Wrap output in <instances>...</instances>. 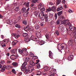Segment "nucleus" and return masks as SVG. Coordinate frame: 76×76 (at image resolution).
I'll return each instance as SVG.
<instances>
[{
    "mask_svg": "<svg viewBox=\"0 0 76 76\" xmlns=\"http://www.w3.org/2000/svg\"><path fill=\"white\" fill-rule=\"evenodd\" d=\"M26 51H27V49L26 48H23L22 50L18 49V52L21 55L23 56H27L28 54V52H26Z\"/></svg>",
    "mask_w": 76,
    "mask_h": 76,
    "instance_id": "nucleus-1",
    "label": "nucleus"
},
{
    "mask_svg": "<svg viewBox=\"0 0 76 76\" xmlns=\"http://www.w3.org/2000/svg\"><path fill=\"white\" fill-rule=\"evenodd\" d=\"M39 12V17H40V16H44V18L45 19V21L46 22H47L48 21V15L47 14H44V12Z\"/></svg>",
    "mask_w": 76,
    "mask_h": 76,
    "instance_id": "nucleus-2",
    "label": "nucleus"
},
{
    "mask_svg": "<svg viewBox=\"0 0 76 76\" xmlns=\"http://www.w3.org/2000/svg\"><path fill=\"white\" fill-rule=\"evenodd\" d=\"M44 4H41V3H40L39 4V5H38V8L39 9H41V7H42V8H41L40 9V11L41 12H44L45 11V7H44Z\"/></svg>",
    "mask_w": 76,
    "mask_h": 76,
    "instance_id": "nucleus-3",
    "label": "nucleus"
},
{
    "mask_svg": "<svg viewBox=\"0 0 76 76\" xmlns=\"http://www.w3.org/2000/svg\"><path fill=\"white\" fill-rule=\"evenodd\" d=\"M69 27L70 29H73L74 32L73 34V35L74 37H76V27H73L72 26H70Z\"/></svg>",
    "mask_w": 76,
    "mask_h": 76,
    "instance_id": "nucleus-4",
    "label": "nucleus"
},
{
    "mask_svg": "<svg viewBox=\"0 0 76 76\" xmlns=\"http://www.w3.org/2000/svg\"><path fill=\"white\" fill-rule=\"evenodd\" d=\"M23 36L24 37H26V42H29L31 41V39L29 37H28V34L26 33H24L23 34Z\"/></svg>",
    "mask_w": 76,
    "mask_h": 76,
    "instance_id": "nucleus-5",
    "label": "nucleus"
},
{
    "mask_svg": "<svg viewBox=\"0 0 76 76\" xmlns=\"http://www.w3.org/2000/svg\"><path fill=\"white\" fill-rule=\"evenodd\" d=\"M26 65H27V62L26 61L22 65L21 67V70L22 71H25V69H26Z\"/></svg>",
    "mask_w": 76,
    "mask_h": 76,
    "instance_id": "nucleus-6",
    "label": "nucleus"
},
{
    "mask_svg": "<svg viewBox=\"0 0 76 76\" xmlns=\"http://www.w3.org/2000/svg\"><path fill=\"white\" fill-rule=\"evenodd\" d=\"M13 6H14V5L13 4H11L10 5L8 4L7 9L9 11H12L11 12L12 13H13V11H12V10H11V9H12V8H13Z\"/></svg>",
    "mask_w": 76,
    "mask_h": 76,
    "instance_id": "nucleus-7",
    "label": "nucleus"
},
{
    "mask_svg": "<svg viewBox=\"0 0 76 76\" xmlns=\"http://www.w3.org/2000/svg\"><path fill=\"white\" fill-rule=\"evenodd\" d=\"M34 25L35 26V27L36 29H38L39 28V25L38 23H37V22H34Z\"/></svg>",
    "mask_w": 76,
    "mask_h": 76,
    "instance_id": "nucleus-8",
    "label": "nucleus"
},
{
    "mask_svg": "<svg viewBox=\"0 0 76 76\" xmlns=\"http://www.w3.org/2000/svg\"><path fill=\"white\" fill-rule=\"evenodd\" d=\"M18 55H12L11 56L10 58L11 60H14L18 58Z\"/></svg>",
    "mask_w": 76,
    "mask_h": 76,
    "instance_id": "nucleus-9",
    "label": "nucleus"
},
{
    "mask_svg": "<svg viewBox=\"0 0 76 76\" xmlns=\"http://www.w3.org/2000/svg\"><path fill=\"white\" fill-rule=\"evenodd\" d=\"M60 22H61V24L64 25L66 24V23H67V22H69V20H63V19H62L60 20Z\"/></svg>",
    "mask_w": 76,
    "mask_h": 76,
    "instance_id": "nucleus-10",
    "label": "nucleus"
},
{
    "mask_svg": "<svg viewBox=\"0 0 76 76\" xmlns=\"http://www.w3.org/2000/svg\"><path fill=\"white\" fill-rule=\"evenodd\" d=\"M30 39L33 41H37L38 39L37 38H35V36L34 35L32 34H31V35L30 37Z\"/></svg>",
    "mask_w": 76,
    "mask_h": 76,
    "instance_id": "nucleus-11",
    "label": "nucleus"
},
{
    "mask_svg": "<svg viewBox=\"0 0 76 76\" xmlns=\"http://www.w3.org/2000/svg\"><path fill=\"white\" fill-rule=\"evenodd\" d=\"M60 48L61 49V50H62V49H64V47L65 48H67V45L66 44H65L63 45V44H61L60 45Z\"/></svg>",
    "mask_w": 76,
    "mask_h": 76,
    "instance_id": "nucleus-12",
    "label": "nucleus"
},
{
    "mask_svg": "<svg viewBox=\"0 0 76 76\" xmlns=\"http://www.w3.org/2000/svg\"><path fill=\"white\" fill-rule=\"evenodd\" d=\"M12 36H14L15 38L16 39L20 37V35L19 34H16V33H13L12 34Z\"/></svg>",
    "mask_w": 76,
    "mask_h": 76,
    "instance_id": "nucleus-13",
    "label": "nucleus"
},
{
    "mask_svg": "<svg viewBox=\"0 0 76 76\" xmlns=\"http://www.w3.org/2000/svg\"><path fill=\"white\" fill-rule=\"evenodd\" d=\"M49 57L51 59H53V53L51 51H49Z\"/></svg>",
    "mask_w": 76,
    "mask_h": 76,
    "instance_id": "nucleus-14",
    "label": "nucleus"
},
{
    "mask_svg": "<svg viewBox=\"0 0 76 76\" xmlns=\"http://www.w3.org/2000/svg\"><path fill=\"white\" fill-rule=\"evenodd\" d=\"M23 5L25 6L26 5V7H28L29 6V2H25L23 4Z\"/></svg>",
    "mask_w": 76,
    "mask_h": 76,
    "instance_id": "nucleus-15",
    "label": "nucleus"
},
{
    "mask_svg": "<svg viewBox=\"0 0 76 76\" xmlns=\"http://www.w3.org/2000/svg\"><path fill=\"white\" fill-rule=\"evenodd\" d=\"M73 56L70 55L68 57V60L69 61H72L73 59Z\"/></svg>",
    "mask_w": 76,
    "mask_h": 76,
    "instance_id": "nucleus-16",
    "label": "nucleus"
},
{
    "mask_svg": "<svg viewBox=\"0 0 76 76\" xmlns=\"http://www.w3.org/2000/svg\"><path fill=\"white\" fill-rule=\"evenodd\" d=\"M39 45H42L44 44L45 42V41H43L42 40H39Z\"/></svg>",
    "mask_w": 76,
    "mask_h": 76,
    "instance_id": "nucleus-17",
    "label": "nucleus"
},
{
    "mask_svg": "<svg viewBox=\"0 0 76 76\" xmlns=\"http://www.w3.org/2000/svg\"><path fill=\"white\" fill-rule=\"evenodd\" d=\"M37 36L38 38H40L41 37V33L37 32L36 33Z\"/></svg>",
    "mask_w": 76,
    "mask_h": 76,
    "instance_id": "nucleus-18",
    "label": "nucleus"
},
{
    "mask_svg": "<svg viewBox=\"0 0 76 76\" xmlns=\"http://www.w3.org/2000/svg\"><path fill=\"white\" fill-rule=\"evenodd\" d=\"M23 60L24 61H28L29 60V58L28 57L24 58H23Z\"/></svg>",
    "mask_w": 76,
    "mask_h": 76,
    "instance_id": "nucleus-19",
    "label": "nucleus"
},
{
    "mask_svg": "<svg viewBox=\"0 0 76 76\" xmlns=\"http://www.w3.org/2000/svg\"><path fill=\"white\" fill-rule=\"evenodd\" d=\"M18 41L17 40H15L13 41L12 43V45H16V43H18Z\"/></svg>",
    "mask_w": 76,
    "mask_h": 76,
    "instance_id": "nucleus-20",
    "label": "nucleus"
},
{
    "mask_svg": "<svg viewBox=\"0 0 76 76\" xmlns=\"http://www.w3.org/2000/svg\"><path fill=\"white\" fill-rule=\"evenodd\" d=\"M68 45L69 46H72L73 45V42H72L71 40H69L68 42Z\"/></svg>",
    "mask_w": 76,
    "mask_h": 76,
    "instance_id": "nucleus-21",
    "label": "nucleus"
},
{
    "mask_svg": "<svg viewBox=\"0 0 76 76\" xmlns=\"http://www.w3.org/2000/svg\"><path fill=\"white\" fill-rule=\"evenodd\" d=\"M30 64L33 66H35V64L32 61H31L30 62Z\"/></svg>",
    "mask_w": 76,
    "mask_h": 76,
    "instance_id": "nucleus-22",
    "label": "nucleus"
},
{
    "mask_svg": "<svg viewBox=\"0 0 76 76\" xmlns=\"http://www.w3.org/2000/svg\"><path fill=\"white\" fill-rule=\"evenodd\" d=\"M63 10V7H62V6L58 8L57 9V12H58V11H60V10Z\"/></svg>",
    "mask_w": 76,
    "mask_h": 76,
    "instance_id": "nucleus-23",
    "label": "nucleus"
},
{
    "mask_svg": "<svg viewBox=\"0 0 76 76\" xmlns=\"http://www.w3.org/2000/svg\"><path fill=\"white\" fill-rule=\"evenodd\" d=\"M6 66L4 65L3 66V67L1 69V71L3 72H4L5 69H6Z\"/></svg>",
    "mask_w": 76,
    "mask_h": 76,
    "instance_id": "nucleus-24",
    "label": "nucleus"
},
{
    "mask_svg": "<svg viewBox=\"0 0 76 76\" xmlns=\"http://www.w3.org/2000/svg\"><path fill=\"white\" fill-rule=\"evenodd\" d=\"M24 30L26 32H28L29 30V26H28L24 28Z\"/></svg>",
    "mask_w": 76,
    "mask_h": 76,
    "instance_id": "nucleus-25",
    "label": "nucleus"
},
{
    "mask_svg": "<svg viewBox=\"0 0 76 76\" xmlns=\"http://www.w3.org/2000/svg\"><path fill=\"white\" fill-rule=\"evenodd\" d=\"M51 10L53 12H55L56 10V8L55 6L51 8Z\"/></svg>",
    "mask_w": 76,
    "mask_h": 76,
    "instance_id": "nucleus-26",
    "label": "nucleus"
},
{
    "mask_svg": "<svg viewBox=\"0 0 76 76\" xmlns=\"http://www.w3.org/2000/svg\"><path fill=\"white\" fill-rule=\"evenodd\" d=\"M51 8L49 7L48 8V9H46V12H47V13H48L49 12H51Z\"/></svg>",
    "mask_w": 76,
    "mask_h": 76,
    "instance_id": "nucleus-27",
    "label": "nucleus"
},
{
    "mask_svg": "<svg viewBox=\"0 0 76 76\" xmlns=\"http://www.w3.org/2000/svg\"><path fill=\"white\" fill-rule=\"evenodd\" d=\"M12 66H17L18 65V64L17 62H13L12 63Z\"/></svg>",
    "mask_w": 76,
    "mask_h": 76,
    "instance_id": "nucleus-28",
    "label": "nucleus"
},
{
    "mask_svg": "<svg viewBox=\"0 0 76 76\" xmlns=\"http://www.w3.org/2000/svg\"><path fill=\"white\" fill-rule=\"evenodd\" d=\"M34 31H35L34 28H32L30 30V33H31V34H32L33 33H34Z\"/></svg>",
    "mask_w": 76,
    "mask_h": 76,
    "instance_id": "nucleus-29",
    "label": "nucleus"
},
{
    "mask_svg": "<svg viewBox=\"0 0 76 76\" xmlns=\"http://www.w3.org/2000/svg\"><path fill=\"white\" fill-rule=\"evenodd\" d=\"M55 61L56 63H60V62H61V61H60V59H55Z\"/></svg>",
    "mask_w": 76,
    "mask_h": 76,
    "instance_id": "nucleus-30",
    "label": "nucleus"
},
{
    "mask_svg": "<svg viewBox=\"0 0 76 76\" xmlns=\"http://www.w3.org/2000/svg\"><path fill=\"white\" fill-rule=\"evenodd\" d=\"M24 17H27V16H28V12H24Z\"/></svg>",
    "mask_w": 76,
    "mask_h": 76,
    "instance_id": "nucleus-31",
    "label": "nucleus"
},
{
    "mask_svg": "<svg viewBox=\"0 0 76 76\" xmlns=\"http://www.w3.org/2000/svg\"><path fill=\"white\" fill-rule=\"evenodd\" d=\"M44 69L45 70H46V71H47V70H50V68L46 66L45 67Z\"/></svg>",
    "mask_w": 76,
    "mask_h": 76,
    "instance_id": "nucleus-32",
    "label": "nucleus"
},
{
    "mask_svg": "<svg viewBox=\"0 0 76 76\" xmlns=\"http://www.w3.org/2000/svg\"><path fill=\"white\" fill-rule=\"evenodd\" d=\"M37 68L38 69L41 68V65L40 64H38L37 65Z\"/></svg>",
    "mask_w": 76,
    "mask_h": 76,
    "instance_id": "nucleus-33",
    "label": "nucleus"
},
{
    "mask_svg": "<svg viewBox=\"0 0 76 76\" xmlns=\"http://www.w3.org/2000/svg\"><path fill=\"white\" fill-rule=\"evenodd\" d=\"M34 15L36 16H37L38 15V12L35 11L34 12Z\"/></svg>",
    "mask_w": 76,
    "mask_h": 76,
    "instance_id": "nucleus-34",
    "label": "nucleus"
},
{
    "mask_svg": "<svg viewBox=\"0 0 76 76\" xmlns=\"http://www.w3.org/2000/svg\"><path fill=\"white\" fill-rule=\"evenodd\" d=\"M61 2V0H57L56 4L57 5H58Z\"/></svg>",
    "mask_w": 76,
    "mask_h": 76,
    "instance_id": "nucleus-35",
    "label": "nucleus"
},
{
    "mask_svg": "<svg viewBox=\"0 0 76 76\" xmlns=\"http://www.w3.org/2000/svg\"><path fill=\"white\" fill-rule=\"evenodd\" d=\"M17 50H18V49H14L12 50V51L14 53H15L17 52Z\"/></svg>",
    "mask_w": 76,
    "mask_h": 76,
    "instance_id": "nucleus-36",
    "label": "nucleus"
},
{
    "mask_svg": "<svg viewBox=\"0 0 76 76\" xmlns=\"http://www.w3.org/2000/svg\"><path fill=\"white\" fill-rule=\"evenodd\" d=\"M15 27L18 28H20V26L18 24H17L15 25Z\"/></svg>",
    "mask_w": 76,
    "mask_h": 76,
    "instance_id": "nucleus-37",
    "label": "nucleus"
},
{
    "mask_svg": "<svg viewBox=\"0 0 76 76\" xmlns=\"http://www.w3.org/2000/svg\"><path fill=\"white\" fill-rule=\"evenodd\" d=\"M11 66L9 65H8L7 66H6V69H7L8 70H9V68H11Z\"/></svg>",
    "mask_w": 76,
    "mask_h": 76,
    "instance_id": "nucleus-38",
    "label": "nucleus"
},
{
    "mask_svg": "<svg viewBox=\"0 0 76 76\" xmlns=\"http://www.w3.org/2000/svg\"><path fill=\"white\" fill-rule=\"evenodd\" d=\"M62 12H63V11H61L59 12L58 13V16H60V15H61V14H62Z\"/></svg>",
    "mask_w": 76,
    "mask_h": 76,
    "instance_id": "nucleus-39",
    "label": "nucleus"
},
{
    "mask_svg": "<svg viewBox=\"0 0 76 76\" xmlns=\"http://www.w3.org/2000/svg\"><path fill=\"white\" fill-rule=\"evenodd\" d=\"M22 10L23 12H26V7H23L22 9Z\"/></svg>",
    "mask_w": 76,
    "mask_h": 76,
    "instance_id": "nucleus-40",
    "label": "nucleus"
},
{
    "mask_svg": "<svg viewBox=\"0 0 76 76\" xmlns=\"http://www.w3.org/2000/svg\"><path fill=\"white\" fill-rule=\"evenodd\" d=\"M19 8L18 7H17L15 8V11H16V12H18V11H19Z\"/></svg>",
    "mask_w": 76,
    "mask_h": 76,
    "instance_id": "nucleus-41",
    "label": "nucleus"
},
{
    "mask_svg": "<svg viewBox=\"0 0 76 76\" xmlns=\"http://www.w3.org/2000/svg\"><path fill=\"white\" fill-rule=\"evenodd\" d=\"M38 1V0H33L31 1V3H37Z\"/></svg>",
    "mask_w": 76,
    "mask_h": 76,
    "instance_id": "nucleus-42",
    "label": "nucleus"
},
{
    "mask_svg": "<svg viewBox=\"0 0 76 76\" xmlns=\"http://www.w3.org/2000/svg\"><path fill=\"white\" fill-rule=\"evenodd\" d=\"M23 23L25 24V25H26L27 24V21L26 20H23Z\"/></svg>",
    "mask_w": 76,
    "mask_h": 76,
    "instance_id": "nucleus-43",
    "label": "nucleus"
},
{
    "mask_svg": "<svg viewBox=\"0 0 76 76\" xmlns=\"http://www.w3.org/2000/svg\"><path fill=\"white\" fill-rule=\"evenodd\" d=\"M0 62L1 64H4L5 63V61H4V60L1 61Z\"/></svg>",
    "mask_w": 76,
    "mask_h": 76,
    "instance_id": "nucleus-44",
    "label": "nucleus"
},
{
    "mask_svg": "<svg viewBox=\"0 0 76 76\" xmlns=\"http://www.w3.org/2000/svg\"><path fill=\"white\" fill-rule=\"evenodd\" d=\"M55 20H56L57 18V14L56 13L55 14Z\"/></svg>",
    "mask_w": 76,
    "mask_h": 76,
    "instance_id": "nucleus-45",
    "label": "nucleus"
},
{
    "mask_svg": "<svg viewBox=\"0 0 76 76\" xmlns=\"http://www.w3.org/2000/svg\"><path fill=\"white\" fill-rule=\"evenodd\" d=\"M41 72L40 71H38V73L37 74V75H38L39 76V75H41Z\"/></svg>",
    "mask_w": 76,
    "mask_h": 76,
    "instance_id": "nucleus-46",
    "label": "nucleus"
},
{
    "mask_svg": "<svg viewBox=\"0 0 76 76\" xmlns=\"http://www.w3.org/2000/svg\"><path fill=\"white\" fill-rule=\"evenodd\" d=\"M45 24V23H44V22H42L40 23V25L41 26H43Z\"/></svg>",
    "mask_w": 76,
    "mask_h": 76,
    "instance_id": "nucleus-47",
    "label": "nucleus"
},
{
    "mask_svg": "<svg viewBox=\"0 0 76 76\" xmlns=\"http://www.w3.org/2000/svg\"><path fill=\"white\" fill-rule=\"evenodd\" d=\"M12 73H13L15 74H16V71H15V69H12Z\"/></svg>",
    "mask_w": 76,
    "mask_h": 76,
    "instance_id": "nucleus-48",
    "label": "nucleus"
},
{
    "mask_svg": "<svg viewBox=\"0 0 76 76\" xmlns=\"http://www.w3.org/2000/svg\"><path fill=\"white\" fill-rule=\"evenodd\" d=\"M28 72V69H26V70L25 71L24 73H26V74H27Z\"/></svg>",
    "mask_w": 76,
    "mask_h": 76,
    "instance_id": "nucleus-49",
    "label": "nucleus"
},
{
    "mask_svg": "<svg viewBox=\"0 0 76 76\" xmlns=\"http://www.w3.org/2000/svg\"><path fill=\"white\" fill-rule=\"evenodd\" d=\"M49 16L50 18H53L54 16V15L53 14H49Z\"/></svg>",
    "mask_w": 76,
    "mask_h": 76,
    "instance_id": "nucleus-50",
    "label": "nucleus"
},
{
    "mask_svg": "<svg viewBox=\"0 0 76 76\" xmlns=\"http://www.w3.org/2000/svg\"><path fill=\"white\" fill-rule=\"evenodd\" d=\"M57 25H59L60 24V21L59 20H57V22L56 23Z\"/></svg>",
    "mask_w": 76,
    "mask_h": 76,
    "instance_id": "nucleus-51",
    "label": "nucleus"
},
{
    "mask_svg": "<svg viewBox=\"0 0 76 76\" xmlns=\"http://www.w3.org/2000/svg\"><path fill=\"white\" fill-rule=\"evenodd\" d=\"M32 71H33V69H28V72H29V73H32Z\"/></svg>",
    "mask_w": 76,
    "mask_h": 76,
    "instance_id": "nucleus-52",
    "label": "nucleus"
},
{
    "mask_svg": "<svg viewBox=\"0 0 76 76\" xmlns=\"http://www.w3.org/2000/svg\"><path fill=\"white\" fill-rule=\"evenodd\" d=\"M29 9H30V8H29V7H28L26 10V12H27V13H29V12L28 11L29 10Z\"/></svg>",
    "mask_w": 76,
    "mask_h": 76,
    "instance_id": "nucleus-53",
    "label": "nucleus"
},
{
    "mask_svg": "<svg viewBox=\"0 0 76 76\" xmlns=\"http://www.w3.org/2000/svg\"><path fill=\"white\" fill-rule=\"evenodd\" d=\"M67 24L68 26H72V24H71V23H70V22L68 23Z\"/></svg>",
    "mask_w": 76,
    "mask_h": 76,
    "instance_id": "nucleus-54",
    "label": "nucleus"
},
{
    "mask_svg": "<svg viewBox=\"0 0 76 76\" xmlns=\"http://www.w3.org/2000/svg\"><path fill=\"white\" fill-rule=\"evenodd\" d=\"M7 63H8V64H10V63H11V61H10L7 60Z\"/></svg>",
    "mask_w": 76,
    "mask_h": 76,
    "instance_id": "nucleus-55",
    "label": "nucleus"
},
{
    "mask_svg": "<svg viewBox=\"0 0 76 76\" xmlns=\"http://www.w3.org/2000/svg\"><path fill=\"white\" fill-rule=\"evenodd\" d=\"M40 18L41 20H44V17H40Z\"/></svg>",
    "mask_w": 76,
    "mask_h": 76,
    "instance_id": "nucleus-56",
    "label": "nucleus"
},
{
    "mask_svg": "<svg viewBox=\"0 0 76 76\" xmlns=\"http://www.w3.org/2000/svg\"><path fill=\"white\" fill-rule=\"evenodd\" d=\"M34 4L33 3L30 5V6L31 7H33V6H34Z\"/></svg>",
    "mask_w": 76,
    "mask_h": 76,
    "instance_id": "nucleus-57",
    "label": "nucleus"
},
{
    "mask_svg": "<svg viewBox=\"0 0 76 76\" xmlns=\"http://www.w3.org/2000/svg\"><path fill=\"white\" fill-rule=\"evenodd\" d=\"M32 66H29V67H28V69H32Z\"/></svg>",
    "mask_w": 76,
    "mask_h": 76,
    "instance_id": "nucleus-58",
    "label": "nucleus"
},
{
    "mask_svg": "<svg viewBox=\"0 0 76 76\" xmlns=\"http://www.w3.org/2000/svg\"><path fill=\"white\" fill-rule=\"evenodd\" d=\"M56 34L57 35H59V33L58 32V31H56Z\"/></svg>",
    "mask_w": 76,
    "mask_h": 76,
    "instance_id": "nucleus-59",
    "label": "nucleus"
},
{
    "mask_svg": "<svg viewBox=\"0 0 76 76\" xmlns=\"http://www.w3.org/2000/svg\"><path fill=\"white\" fill-rule=\"evenodd\" d=\"M1 38L2 39H4V37L3 35H1Z\"/></svg>",
    "mask_w": 76,
    "mask_h": 76,
    "instance_id": "nucleus-60",
    "label": "nucleus"
},
{
    "mask_svg": "<svg viewBox=\"0 0 76 76\" xmlns=\"http://www.w3.org/2000/svg\"><path fill=\"white\" fill-rule=\"evenodd\" d=\"M73 30H71L69 31V32L71 34H72V33H73Z\"/></svg>",
    "mask_w": 76,
    "mask_h": 76,
    "instance_id": "nucleus-61",
    "label": "nucleus"
},
{
    "mask_svg": "<svg viewBox=\"0 0 76 76\" xmlns=\"http://www.w3.org/2000/svg\"><path fill=\"white\" fill-rule=\"evenodd\" d=\"M69 13H72V10H69Z\"/></svg>",
    "mask_w": 76,
    "mask_h": 76,
    "instance_id": "nucleus-62",
    "label": "nucleus"
},
{
    "mask_svg": "<svg viewBox=\"0 0 76 76\" xmlns=\"http://www.w3.org/2000/svg\"><path fill=\"white\" fill-rule=\"evenodd\" d=\"M49 4L50 5V6H52V5H53V3L51 2H50Z\"/></svg>",
    "mask_w": 76,
    "mask_h": 76,
    "instance_id": "nucleus-63",
    "label": "nucleus"
},
{
    "mask_svg": "<svg viewBox=\"0 0 76 76\" xmlns=\"http://www.w3.org/2000/svg\"><path fill=\"white\" fill-rule=\"evenodd\" d=\"M45 37H46V38L48 39V34H46V35H45Z\"/></svg>",
    "mask_w": 76,
    "mask_h": 76,
    "instance_id": "nucleus-64",
    "label": "nucleus"
}]
</instances>
